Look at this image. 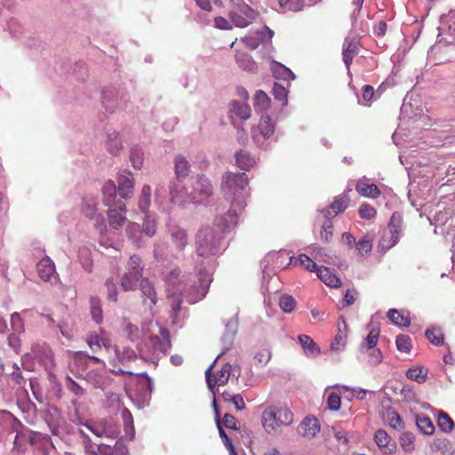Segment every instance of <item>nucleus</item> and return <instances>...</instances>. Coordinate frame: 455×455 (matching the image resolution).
Returning a JSON list of instances; mask_svg holds the SVG:
<instances>
[{
  "label": "nucleus",
  "mask_w": 455,
  "mask_h": 455,
  "mask_svg": "<svg viewBox=\"0 0 455 455\" xmlns=\"http://www.w3.org/2000/svg\"><path fill=\"white\" fill-rule=\"evenodd\" d=\"M425 335L429 342H431L433 345L441 346L444 342V336L440 329H427L425 332Z\"/></svg>",
  "instance_id": "c9c22d12"
},
{
  "label": "nucleus",
  "mask_w": 455,
  "mask_h": 455,
  "mask_svg": "<svg viewBox=\"0 0 455 455\" xmlns=\"http://www.w3.org/2000/svg\"><path fill=\"white\" fill-rule=\"evenodd\" d=\"M82 211L84 215L94 221V226L100 231L106 229L105 219L98 209V202L94 197L85 198L83 202Z\"/></svg>",
  "instance_id": "1a4fd4ad"
},
{
  "label": "nucleus",
  "mask_w": 455,
  "mask_h": 455,
  "mask_svg": "<svg viewBox=\"0 0 455 455\" xmlns=\"http://www.w3.org/2000/svg\"><path fill=\"white\" fill-rule=\"evenodd\" d=\"M91 304V314L93 320L97 323H100L102 320V310L100 307V300L96 298H92L90 301Z\"/></svg>",
  "instance_id": "3c124183"
},
{
  "label": "nucleus",
  "mask_w": 455,
  "mask_h": 455,
  "mask_svg": "<svg viewBox=\"0 0 455 455\" xmlns=\"http://www.w3.org/2000/svg\"><path fill=\"white\" fill-rule=\"evenodd\" d=\"M278 303H279L280 308L284 313H291L297 306V302H296L295 299L289 294L282 295L279 298Z\"/></svg>",
  "instance_id": "e433bc0d"
},
{
  "label": "nucleus",
  "mask_w": 455,
  "mask_h": 455,
  "mask_svg": "<svg viewBox=\"0 0 455 455\" xmlns=\"http://www.w3.org/2000/svg\"><path fill=\"white\" fill-rule=\"evenodd\" d=\"M66 387L76 397H81L85 394L84 388L69 376L66 377Z\"/></svg>",
  "instance_id": "79ce46f5"
},
{
  "label": "nucleus",
  "mask_w": 455,
  "mask_h": 455,
  "mask_svg": "<svg viewBox=\"0 0 455 455\" xmlns=\"http://www.w3.org/2000/svg\"><path fill=\"white\" fill-rule=\"evenodd\" d=\"M387 317L392 323L400 327H408L411 324V320L408 315L394 308L387 312Z\"/></svg>",
  "instance_id": "cd10ccee"
},
{
  "label": "nucleus",
  "mask_w": 455,
  "mask_h": 455,
  "mask_svg": "<svg viewBox=\"0 0 455 455\" xmlns=\"http://www.w3.org/2000/svg\"><path fill=\"white\" fill-rule=\"evenodd\" d=\"M151 204V187L149 185H144L141 190V194L139 199V207L140 211L147 213Z\"/></svg>",
  "instance_id": "2f4dec72"
},
{
  "label": "nucleus",
  "mask_w": 455,
  "mask_h": 455,
  "mask_svg": "<svg viewBox=\"0 0 455 455\" xmlns=\"http://www.w3.org/2000/svg\"><path fill=\"white\" fill-rule=\"evenodd\" d=\"M347 341V333L346 331H341L340 327L338 328V333L335 335L333 340L331 344V348L332 350H339L341 347H345Z\"/></svg>",
  "instance_id": "c03bdc74"
},
{
  "label": "nucleus",
  "mask_w": 455,
  "mask_h": 455,
  "mask_svg": "<svg viewBox=\"0 0 455 455\" xmlns=\"http://www.w3.org/2000/svg\"><path fill=\"white\" fill-rule=\"evenodd\" d=\"M298 433L307 438H313L320 432V425L315 417H306L297 427Z\"/></svg>",
  "instance_id": "f3484780"
},
{
  "label": "nucleus",
  "mask_w": 455,
  "mask_h": 455,
  "mask_svg": "<svg viewBox=\"0 0 455 455\" xmlns=\"http://www.w3.org/2000/svg\"><path fill=\"white\" fill-rule=\"evenodd\" d=\"M270 357V352L267 349H262L254 355V363L259 367H262L267 363Z\"/></svg>",
  "instance_id": "864d4df0"
},
{
  "label": "nucleus",
  "mask_w": 455,
  "mask_h": 455,
  "mask_svg": "<svg viewBox=\"0 0 455 455\" xmlns=\"http://www.w3.org/2000/svg\"><path fill=\"white\" fill-rule=\"evenodd\" d=\"M406 377L409 379L417 381L418 383H423L425 382L427 379V373L423 372V370L419 367L410 368L406 371Z\"/></svg>",
  "instance_id": "a19ab883"
},
{
  "label": "nucleus",
  "mask_w": 455,
  "mask_h": 455,
  "mask_svg": "<svg viewBox=\"0 0 455 455\" xmlns=\"http://www.w3.org/2000/svg\"><path fill=\"white\" fill-rule=\"evenodd\" d=\"M122 419L126 434L130 435V438H132L134 436L133 418L131 411L127 408H123Z\"/></svg>",
  "instance_id": "58836bf2"
},
{
  "label": "nucleus",
  "mask_w": 455,
  "mask_h": 455,
  "mask_svg": "<svg viewBox=\"0 0 455 455\" xmlns=\"http://www.w3.org/2000/svg\"><path fill=\"white\" fill-rule=\"evenodd\" d=\"M174 172L177 180H184L190 172V164L183 155H178L174 159Z\"/></svg>",
  "instance_id": "5701e85b"
},
{
  "label": "nucleus",
  "mask_w": 455,
  "mask_h": 455,
  "mask_svg": "<svg viewBox=\"0 0 455 455\" xmlns=\"http://www.w3.org/2000/svg\"><path fill=\"white\" fill-rule=\"evenodd\" d=\"M36 271L40 279L44 282L57 280L55 265L49 257L43 258L36 265Z\"/></svg>",
  "instance_id": "2eb2a0df"
},
{
  "label": "nucleus",
  "mask_w": 455,
  "mask_h": 455,
  "mask_svg": "<svg viewBox=\"0 0 455 455\" xmlns=\"http://www.w3.org/2000/svg\"><path fill=\"white\" fill-rule=\"evenodd\" d=\"M388 423L392 428L396 430H400L403 427V422L400 415L395 411L388 413Z\"/></svg>",
  "instance_id": "4d7b16f0"
},
{
  "label": "nucleus",
  "mask_w": 455,
  "mask_h": 455,
  "mask_svg": "<svg viewBox=\"0 0 455 455\" xmlns=\"http://www.w3.org/2000/svg\"><path fill=\"white\" fill-rule=\"evenodd\" d=\"M107 148L114 156H117L121 152L123 146L118 133L114 132L108 135Z\"/></svg>",
  "instance_id": "473e14b6"
},
{
  "label": "nucleus",
  "mask_w": 455,
  "mask_h": 455,
  "mask_svg": "<svg viewBox=\"0 0 455 455\" xmlns=\"http://www.w3.org/2000/svg\"><path fill=\"white\" fill-rule=\"evenodd\" d=\"M180 275V270L178 267L172 269L170 272L164 274V279L170 284H175Z\"/></svg>",
  "instance_id": "e2e57ef3"
},
{
  "label": "nucleus",
  "mask_w": 455,
  "mask_h": 455,
  "mask_svg": "<svg viewBox=\"0 0 455 455\" xmlns=\"http://www.w3.org/2000/svg\"><path fill=\"white\" fill-rule=\"evenodd\" d=\"M350 199L348 196L342 195L339 197H336L330 207L323 209L321 212L324 218L331 219L344 212L347 208Z\"/></svg>",
  "instance_id": "a211bd4d"
},
{
  "label": "nucleus",
  "mask_w": 455,
  "mask_h": 455,
  "mask_svg": "<svg viewBox=\"0 0 455 455\" xmlns=\"http://www.w3.org/2000/svg\"><path fill=\"white\" fill-rule=\"evenodd\" d=\"M358 213L362 219L372 220L376 217L377 211L371 204L364 203L360 205Z\"/></svg>",
  "instance_id": "37998d69"
},
{
  "label": "nucleus",
  "mask_w": 455,
  "mask_h": 455,
  "mask_svg": "<svg viewBox=\"0 0 455 455\" xmlns=\"http://www.w3.org/2000/svg\"><path fill=\"white\" fill-rule=\"evenodd\" d=\"M299 342L307 357H316L321 354L319 346L314 341V339L306 334H300L298 337Z\"/></svg>",
  "instance_id": "4be33fe9"
},
{
  "label": "nucleus",
  "mask_w": 455,
  "mask_h": 455,
  "mask_svg": "<svg viewBox=\"0 0 455 455\" xmlns=\"http://www.w3.org/2000/svg\"><path fill=\"white\" fill-rule=\"evenodd\" d=\"M108 208L107 215L109 227L116 230L122 229L127 220L125 204L122 201H118L116 204H112Z\"/></svg>",
  "instance_id": "423d86ee"
},
{
  "label": "nucleus",
  "mask_w": 455,
  "mask_h": 455,
  "mask_svg": "<svg viewBox=\"0 0 455 455\" xmlns=\"http://www.w3.org/2000/svg\"><path fill=\"white\" fill-rule=\"evenodd\" d=\"M130 160L135 169H141L143 165V153L141 149L133 148L131 150Z\"/></svg>",
  "instance_id": "a18cd8bd"
},
{
  "label": "nucleus",
  "mask_w": 455,
  "mask_h": 455,
  "mask_svg": "<svg viewBox=\"0 0 455 455\" xmlns=\"http://www.w3.org/2000/svg\"><path fill=\"white\" fill-rule=\"evenodd\" d=\"M374 441L380 451L385 454H392L396 448L395 443L391 441L387 433L383 429L376 431Z\"/></svg>",
  "instance_id": "aec40b11"
},
{
  "label": "nucleus",
  "mask_w": 455,
  "mask_h": 455,
  "mask_svg": "<svg viewBox=\"0 0 455 455\" xmlns=\"http://www.w3.org/2000/svg\"><path fill=\"white\" fill-rule=\"evenodd\" d=\"M168 299L170 301L172 314L174 316H176L180 310V306L182 303L181 297L180 295H168Z\"/></svg>",
  "instance_id": "052dcab7"
},
{
  "label": "nucleus",
  "mask_w": 455,
  "mask_h": 455,
  "mask_svg": "<svg viewBox=\"0 0 455 455\" xmlns=\"http://www.w3.org/2000/svg\"><path fill=\"white\" fill-rule=\"evenodd\" d=\"M12 328L16 332H21L24 330L23 321L18 313H13L11 316Z\"/></svg>",
  "instance_id": "680f3d73"
},
{
  "label": "nucleus",
  "mask_w": 455,
  "mask_h": 455,
  "mask_svg": "<svg viewBox=\"0 0 455 455\" xmlns=\"http://www.w3.org/2000/svg\"><path fill=\"white\" fill-rule=\"evenodd\" d=\"M333 225L331 219H326V221L322 226L320 233L321 239L326 243L331 242L332 238Z\"/></svg>",
  "instance_id": "8fccbe9b"
},
{
  "label": "nucleus",
  "mask_w": 455,
  "mask_h": 455,
  "mask_svg": "<svg viewBox=\"0 0 455 455\" xmlns=\"http://www.w3.org/2000/svg\"><path fill=\"white\" fill-rule=\"evenodd\" d=\"M168 235L171 244L178 251H182L188 243V235L185 228L176 225H170Z\"/></svg>",
  "instance_id": "9d476101"
},
{
  "label": "nucleus",
  "mask_w": 455,
  "mask_h": 455,
  "mask_svg": "<svg viewBox=\"0 0 455 455\" xmlns=\"http://www.w3.org/2000/svg\"><path fill=\"white\" fill-rule=\"evenodd\" d=\"M156 231V222L155 220L146 216L142 224L141 232L148 236H153Z\"/></svg>",
  "instance_id": "49530a36"
},
{
  "label": "nucleus",
  "mask_w": 455,
  "mask_h": 455,
  "mask_svg": "<svg viewBox=\"0 0 455 455\" xmlns=\"http://www.w3.org/2000/svg\"><path fill=\"white\" fill-rule=\"evenodd\" d=\"M193 196L198 199H206L213 195V186L204 174L197 175L193 186Z\"/></svg>",
  "instance_id": "f8f14e48"
},
{
  "label": "nucleus",
  "mask_w": 455,
  "mask_h": 455,
  "mask_svg": "<svg viewBox=\"0 0 455 455\" xmlns=\"http://www.w3.org/2000/svg\"><path fill=\"white\" fill-rule=\"evenodd\" d=\"M105 285L108 290V299L115 302L117 301L118 293H117L116 285L114 280L112 278H108L106 281Z\"/></svg>",
  "instance_id": "bf43d9fd"
},
{
  "label": "nucleus",
  "mask_w": 455,
  "mask_h": 455,
  "mask_svg": "<svg viewBox=\"0 0 455 455\" xmlns=\"http://www.w3.org/2000/svg\"><path fill=\"white\" fill-rule=\"evenodd\" d=\"M258 12L247 4L237 7L230 12V19L233 24L238 28H245L256 20Z\"/></svg>",
  "instance_id": "6e6552de"
},
{
  "label": "nucleus",
  "mask_w": 455,
  "mask_h": 455,
  "mask_svg": "<svg viewBox=\"0 0 455 455\" xmlns=\"http://www.w3.org/2000/svg\"><path fill=\"white\" fill-rule=\"evenodd\" d=\"M272 93H273L275 99L283 102V105L286 104L288 92H287L286 88L283 85H282L278 83H275L273 85Z\"/></svg>",
  "instance_id": "09e8293b"
},
{
  "label": "nucleus",
  "mask_w": 455,
  "mask_h": 455,
  "mask_svg": "<svg viewBox=\"0 0 455 455\" xmlns=\"http://www.w3.org/2000/svg\"><path fill=\"white\" fill-rule=\"evenodd\" d=\"M283 12H299L303 7V0H277Z\"/></svg>",
  "instance_id": "4c0bfd02"
},
{
  "label": "nucleus",
  "mask_w": 455,
  "mask_h": 455,
  "mask_svg": "<svg viewBox=\"0 0 455 455\" xmlns=\"http://www.w3.org/2000/svg\"><path fill=\"white\" fill-rule=\"evenodd\" d=\"M211 370L212 366L206 371V382L211 390H213L215 385L220 386L228 383L231 376V365L229 363L224 364L222 368L214 374V376L211 375Z\"/></svg>",
  "instance_id": "4468645a"
},
{
  "label": "nucleus",
  "mask_w": 455,
  "mask_h": 455,
  "mask_svg": "<svg viewBox=\"0 0 455 455\" xmlns=\"http://www.w3.org/2000/svg\"><path fill=\"white\" fill-rule=\"evenodd\" d=\"M144 266L140 256L132 255L121 277V287L124 291H135L138 283L143 279Z\"/></svg>",
  "instance_id": "20e7f679"
},
{
  "label": "nucleus",
  "mask_w": 455,
  "mask_h": 455,
  "mask_svg": "<svg viewBox=\"0 0 455 455\" xmlns=\"http://www.w3.org/2000/svg\"><path fill=\"white\" fill-rule=\"evenodd\" d=\"M355 190L361 196L370 198H378L381 194L378 186L373 183H368L365 178L360 179L357 181Z\"/></svg>",
  "instance_id": "412c9836"
},
{
  "label": "nucleus",
  "mask_w": 455,
  "mask_h": 455,
  "mask_svg": "<svg viewBox=\"0 0 455 455\" xmlns=\"http://www.w3.org/2000/svg\"><path fill=\"white\" fill-rule=\"evenodd\" d=\"M28 442L42 455L48 454L52 447L51 437L41 433H32L28 437Z\"/></svg>",
  "instance_id": "dca6fc26"
},
{
  "label": "nucleus",
  "mask_w": 455,
  "mask_h": 455,
  "mask_svg": "<svg viewBox=\"0 0 455 455\" xmlns=\"http://www.w3.org/2000/svg\"><path fill=\"white\" fill-rule=\"evenodd\" d=\"M438 427L445 433H451L454 428V421L448 413L441 411L437 417Z\"/></svg>",
  "instance_id": "7c9ffc66"
},
{
  "label": "nucleus",
  "mask_w": 455,
  "mask_h": 455,
  "mask_svg": "<svg viewBox=\"0 0 455 455\" xmlns=\"http://www.w3.org/2000/svg\"><path fill=\"white\" fill-rule=\"evenodd\" d=\"M126 232L129 237L132 239L139 238V234H143L140 228V225L135 222H130L127 226Z\"/></svg>",
  "instance_id": "0e129e2a"
},
{
  "label": "nucleus",
  "mask_w": 455,
  "mask_h": 455,
  "mask_svg": "<svg viewBox=\"0 0 455 455\" xmlns=\"http://www.w3.org/2000/svg\"><path fill=\"white\" fill-rule=\"evenodd\" d=\"M221 235L210 226L202 228L196 234V252L201 257L208 258L218 252Z\"/></svg>",
  "instance_id": "7ed1b4c3"
},
{
  "label": "nucleus",
  "mask_w": 455,
  "mask_h": 455,
  "mask_svg": "<svg viewBox=\"0 0 455 455\" xmlns=\"http://www.w3.org/2000/svg\"><path fill=\"white\" fill-rule=\"evenodd\" d=\"M149 343L154 352H161L166 355L172 347L170 331L166 328L160 327L159 333L152 335Z\"/></svg>",
  "instance_id": "9b49d317"
},
{
  "label": "nucleus",
  "mask_w": 455,
  "mask_h": 455,
  "mask_svg": "<svg viewBox=\"0 0 455 455\" xmlns=\"http://www.w3.org/2000/svg\"><path fill=\"white\" fill-rule=\"evenodd\" d=\"M245 206L246 202L240 196L236 201H232L228 212L214 220L213 225L218 228L217 232L220 235L235 228L238 222V213Z\"/></svg>",
  "instance_id": "39448f33"
},
{
  "label": "nucleus",
  "mask_w": 455,
  "mask_h": 455,
  "mask_svg": "<svg viewBox=\"0 0 455 455\" xmlns=\"http://www.w3.org/2000/svg\"><path fill=\"white\" fill-rule=\"evenodd\" d=\"M341 398L336 393H330L327 397V406L331 411H338L340 408Z\"/></svg>",
  "instance_id": "5fc2aeb1"
},
{
  "label": "nucleus",
  "mask_w": 455,
  "mask_h": 455,
  "mask_svg": "<svg viewBox=\"0 0 455 455\" xmlns=\"http://www.w3.org/2000/svg\"><path fill=\"white\" fill-rule=\"evenodd\" d=\"M396 348L403 353H409L412 347L411 339L408 335L399 334L395 339Z\"/></svg>",
  "instance_id": "ea45409f"
},
{
  "label": "nucleus",
  "mask_w": 455,
  "mask_h": 455,
  "mask_svg": "<svg viewBox=\"0 0 455 455\" xmlns=\"http://www.w3.org/2000/svg\"><path fill=\"white\" fill-rule=\"evenodd\" d=\"M359 47L360 43L359 40L355 37L352 39L347 38L343 44V61L347 67V69L350 68V65L353 61V59L358 54L359 52Z\"/></svg>",
  "instance_id": "6ab92c4d"
},
{
  "label": "nucleus",
  "mask_w": 455,
  "mask_h": 455,
  "mask_svg": "<svg viewBox=\"0 0 455 455\" xmlns=\"http://www.w3.org/2000/svg\"><path fill=\"white\" fill-rule=\"evenodd\" d=\"M236 165L243 170L250 171L256 163L255 159L247 152L240 150L235 154Z\"/></svg>",
  "instance_id": "a878e982"
},
{
  "label": "nucleus",
  "mask_w": 455,
  "mask_h": 455,
  "mask_svg": "<svg viewBox=\"0 0 455 455\" xmlns=\"http://www.w3.org/2000/svg\"><path fill=\"white\" fill-rule=\"evenodd\" d=\"M248 176L245 172H227L222 176L221 188L225 196L232 201H236L239 196L245 201L244 189L248 185Z\"/></svg>",
  "instance_id": "f03ea898"
},
{
  "label": "nucleus",
  "mask_w": 455,
  "mask_h": 455,
  "mask_svg": "<svg viewBox=\"0 0 455 455\" xmlns=\"http://www.w3.org/2000/svg\"><path fill=\"white\" fill-rule=\"evenodd\" d=\"M230 110L243 120H247L251 116V108L247 103H241L234 100L231 103Z\"/></svg>",
  "instance_id": "c756f323"
},
{
  "label": "nucleus",
  "mask_w": 455,
  "mask_h": 455,
  "mask_svg": "<svg viewBox=\"0 0 455 455\" xmlns=\"http://www.w3.org/2000/svg\"><path fill=\"white\" fill-rule=\"evenodd\" d=\"M315 272L319 279L326 285L334 288H338L341 285L339 278L329 267L322 266L319 267Z\"/></svg>",
  "instance_id": "b1692460"
},
{
  "label": "nucleus",
  "mask_w": 455,
  "mask_h": 455,
  "mask_svg": "<svg viewBox=\"0 0 455 455\" xmlns=\"http://www.w3.org/2000/svg\"><path fill=\"white\" fill-rule=\"evenodd\" d=\"M355 248L362 255L363 253L367 254L371 251L372 241L367 236H363L356 243Z\"/></svg>",
  "instance_id": "603ef678"
},
{
  "label": "nucleus",
  "mask_w": 455,
  "mask_h": 455,
  "mask_svg": "<svg viewBox=\"0 0 455 455\" xmlns=\"http://www.w3.org/2000/svg\"><path fill=\"white\" fill-rule=\"evenodd\" d=\"M299 264L310 272H315L319 267L308 256L300 254L298 257H291L290 265Z\"/></svg>",
  "instance_id": "c85d7f7f"
},
{
  "label": "nucleus",
  "mask_w": 455,
  "mask_h": 455,
  "mask_svg": "<svg viewBox=\"0 0 455 455\" xmlns=\"http://www.w3.org/2000/svg\"><path fill=\"white\" fill-rule=\"evenodd\" d=\"M416 424L419 430L425 435H430L435 432V426L430 418L427 416H418Z\"/></svg>",
  "instance_id": "72a5a7b5"
},
{
  "label": "nucleus",
  "mask_w": 455,
  "mask_h": 455,
  "mask_svg": "<svg viewBox=\"0 0 455 455\" xmlns=\"http://www.w3.org/2000/svg\"><path fill=\"white\" fill-rule=\"evenodd\" d=\"M87 344L93 352H99L102 346L106 348L109 347V341L97 334L89 335L87 338Z\"/></svg>",
  "instance_id": "f704fd0d"
},
{
  "label": "nucleus",
  "mask_w": 455,
  "mask_h": 455,
  "mask_svg": "<svg viewBox=\"0 0 455 455\" xmlns=\"http://www.w3.org/2000/svg\"><path fill=\"white\" fill-rule=\"evenodd\" d=\"M118 193L124 199L131 198L133 195L134 179L132 173L129 171H123L117 178Z\"/></svg>",
  "instance_id": "ddd939ff"
},
{
  "label": "nucleus",
  "mask_w": 455,
  "mask_h": 455,
  "mask_svg": "<svg viewBox=\"0 0 455 455\" xmlns=\"http://www.w3.org/2000/svg\"><path fill=\"white\" fill-rule=\"evenodd\" d=\"M223 424L226 427L236 430L238 429V420L231 414H225L223 418Z\"/></svg>",
  "instance_id": "338daca9"
},
{
  "label": "nucleus",
  "mask_w": 455,
  "mask_h": 455,
  "mask_svg": "<svg viewBox=\"0 0 455 455\" xmlns=\"http://www.w3.org/2000/svg\"><path fill=\"white\" fill-rule=\"evenodd\" d=\"M402 447L406 451H410L413 450L414 436L411 433H403L400 438Z\"/></svg>",
  "instance_id": "13d9d810"
},
{
  "label": "nucleus",
  "mask_w": 455,
  "mask_h": 455,
  "mask_svg": "<svg viewBox=\"0 0 455 455\" xmlns=\"http://www.w3.org/2000/svg\"><path fill=\"white\" fill-rule=\"evenodd\" d=\"M368 362L371 365H377L382 361V353L379 348L373 349L368 355Z\"/></svg>",
  "instance_id": "69168bd1"
},
{
  "label": "nucleus",
  "mask_w": 455,
  "mask_h": 455,
  "mask_svg": "<svg viewBox=\"0 0 455 455\" xmlns=\"http://www.w3.org/2000/svg\"><path fill=\"white\" fill-rule=\"evenodd\" d=\"M140 288L142 291V294L150 300L152 305L155 306L157 302L156 291L148 278L141 279L140 282Z\"/></svg>",
  "instance_id": "bb28decb"
},
{
  "label": "nucleus",
  "mask_w": 455,
  "mask_h": 455,
  "mask_svg": "<svg viewBox=\"0 0 455 455\" xmlns=\"http://www.w3.org/2000/svg\"><path fill=\"white\" fill-rule=\"evenodd\" d=\"M117 188L115 182L112 180H107L102 187L103 194V204L107 207H110L112 204H116Z\"/></svg>",
  "instance_id": "393cba45"
},
{
  "label": "nucleus",
  "mask_w": 455,
  "mask_h": 455,
  "mask_svg": "<svg viewBox=\"0 0 455 455\" xmlns=\"http://www.w3.org/2000/svg\"><path fill=\"white\" fill-rule=\"evenodd\" d=\"M275 132L272 119L269 116H262L257 126L251 129V137L254 142L261 145L269 139Z\"/></svg>",
  "instance_id": "0eeeda50"
},
{
  "label": "nucleus",
  "mask_w": 455,
  "mask_h": 455,
  "mask_svg": "<svg viewBox=\"0 0 455 455\" xmlns=\"http://www.w3.org/2000/svg\"><path fill=\"white\" fill-rule=\"evenodd\" d=\"M293 422V413L284 405L269 406L262 413V424L265 430L271 434L279 427H287Z\"/></svg>",
  "instance_id": "f257e3e1"
},
{
  "label": "nucleus",
  "mask_w": 455,
  "mask_h": 455,
  "mask_svg": "<svg viewBox=\"0 0 455 455\" xmlns=\"http://www.w3.org/2000/svg\"><path fill=\"white\" fill-rule=\"evenodd\" d=\"M255 108L259 107L261 110L267 109L270 104V98L263 91H258L254 97Z\"/></svg>",
  "instance_id": "de8ad7c7"
},
{
  "label": "nucleus",
  "mask_w": 455,
  "mask_h": 455,
  "mask_svg": "<svg viewBox=\"0 0 455 455\" xmlns=\"http://www.w3.org/2000/svg\"><path fill=\"white\" fill-rule=\"evenodd\" d=\"M449 444L450 442L445 438H435L431 444V450L442 451L443 449H447Z\"/></svg>",
  "instance_id": "774afa93"
},
{
  "label": "nucleus",
  "mask_w": 455,
  "mask_h": 455,
  "mask_svg": "<svg viewBox=\"0 0 455 455\" xmlns=\"http://www.w3.org/2000/svg\"><path fill=\"white\" fill-rule=\"evenodd\" d=\"M379 336V330L378 328H373L370 331L368 336L365 339V344L368 349L374 348L378 343Z\"/></svg>",
  "instance_id": "6e6d98bb"
}]
</instances>
